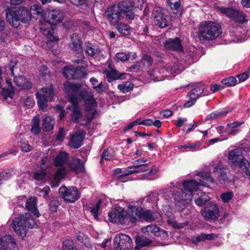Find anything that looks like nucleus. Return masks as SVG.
I'll return each mask as SVG.
<instances>
[{"instance_id": "nucleus-2", "label": "nucleus", "mask_w": 250, "mask_h": 250, "mask_svg": "<svg viewBox=\"0 0 250 250\" xmlns=\"http://www.w3.org/2000/svg\"><path fill=\"white\" fill-rule=\"evenodd\" d=\"M199 176L202 179L208 182H213V179L210 177V173L208 172H201ZM198 183L194 180L184 181L182 182V185L184 187L180 191H176V189L180 186L179 183L174 185L173 182L170 183L172 186V188H167L164 189L159 194H162V196L165 200H168L171 196L175 201L176 205L180 207L181 210L183 209L187 204L189 203L193 198V192L198 190L199 186H205V184L201 182Z\"/></svg>"}, {"instance_id": "nucleus-50", "label": "nucleus", "mask_w": 250, "mask_h": 250, "mask_svg": "<svg viewBox=\"0 0 250 250\" xmlns=\"http://www.w3.org/2000/svg\"><path fill=\"white\" fill-rule=\"evenodd\" d=\"M113 151L112 149H107L106 150L103 152L101 156V162H102L104 160H110L113 157Z\"/></svg>"}, {"instance_id": "nucleus-20", "label": "nucleus", "mask_w": 250, "mask_h": 250, "mask_svg": "<svg viewBox=\"0 0 250 250\" xmlns=\"http://www.w3.org/2000/svg\"><path fill=\"white\" fill-rule=\"evenodd\" d=\"M84 133L82 131H76L71 136L69 146L74 148H78L82 146V143L84 138Z\"/></svg>"}, {"instance_id": "nucleus-47", "label": "nucleus", "mask_w": 250, "mask_h": 250, "mask_svg": "<svg viewBox=\"0 0 250 250\" xmlns=\"http://www.w3.org/2000/svg\"><path fill=\"white\" fill-rule=\"evenodd\" d=\"M4 241L9 248L16 249L17 248V244L15 239L11 235H6L4 237Z\"/></svg>"}, {"instance_id": "nucleus-1", "label": "nucleus", "mask_w": 250, "mask_h": 250, "mask_svg": "<svg viewBox=\"0 0 250 250\" xmlns=\"http://www.w3.org/2000/svg\"><path fill=\"white\" fill-rule=\"evenodd\" d=\"M63 86L64 90L73 107L72 113L71 114V120L78 123L79 119L82 117L78 104L83 99L84 102V108L87 114L85 124L81 125H84L89 124L97 113L96 107L97 103L94 98L93 93L83 88L80 84L66 82L64 83Z\"/></svg>"}, {"instance_id": "nucleus-38", "label": "nucleus", "mask_w": 250, "mask_h": 250, "mask_svg": "<svg viewBox=\"0 0 250 250\" xmlns=\"http://www.w3.org/2000/svg\"><path fill=\"white\" fill-rule=\"evenodd\" d=\"M30 12L31 13V17L33 16L36 18L39 17H42V16L43 10L42 8L38 4H34L31 7Z\"/></svg>"}, {"instance_id": "nucleus-4", "label": "nucleus", "mask_w": 250, "mask_h": 250, "mask_svg": "<svg viewBox=\"0 0 250 250\" xmlns=\"http://www.w3.org/2000/svg\"><path fill=\"white\" fill-rule=\"evenodd\" d=\"M6 17L12 26L17 27V22L19 21L23 23L29 22L31 19V13L28 9L23 6L18 8H9L6 11Z\"/></svg>"}, {"instance_id": "nucleus-15", "label": "nucleus", "mask_w": 250, "mask_h": 250, "mask_svg": "<svg viewBox=\"0 0 250 250\" xmlns=\"http://www.w3.org/2000/svg\"><path fill=\"white\" fill-rule=\"evenodd\" d=\"M220 12L226 14L228 16L240 23L247 21L246 15L242 12L232 8H220Z\"/></svg>"}, {"instance_id": "nucleus-52", "label": "nucleus", "mask_w": 250, "mask_h": 250, "mask_svg": "<svg viewBox=\"0 0 250 250\" xmlns=\"http://www.w3.org/2000/svg\"><path fill=\"white\" fill-rule=\"evenodd\" d=\"M240 167L243 168L246 175L250 178V162L245 160L240 165Z\"/></svg>"}, {"instance_id": "nucleus-64", "label": "nucleus", "mask_w": 250, "mask_h": 250, "mask_svg": "<svg viewBox=\"0 0 250 250\" xmlns=\"http://www.w3.org/2000/svg\"><path fill=\"white\" fill-rule=\"evenodd\" d=\"M65 136V133L64 132L63 128L60 127L59 129L58 133L56 135V140L59 141H62L64 136Z\"/></svg>"}, {"instance_id": "nucleus-36", "label": "nucleus", "mask_w": 250, "mask_h": 250, "mask_svg": "<svg viewBox=\"0 0 250 250\" xmlns=\"http://www.w3.org/2000/svg\"><path fill=\"white\" fill-rule=\"evenodd\" d=\"M168 5L170 7L173 13L180 15L182 12V7L180 0H167Z\"/></svg>"}, {"instance_id": "nucleus-39", "label": "nucleus", "mask_w": 250, "mask_h": 250, "mask_svg": "<svg viewBox=\"0 0 250 250\" xmlns=\"http://www.w3.org/2000/svg\"><path fill=\"white\" fill-rule=\"evenodd\" d=\"M40 119L38 115L35 116L32 120V125L31 131L35 134H38L40 132Z\"/></svg>"}, {"instance_id": "nucleus-12", "label": "nucleus", "mask_w": 250, "mask_h": 250, "mask_svg": "<svg viewBox=\"0 0 250 250\" xmlns=\"http://www.w3.org/2000/svg\"><path fill=\"white\" fill-rule=\"evenodd\" d=\"M201 213L207 221H214L219 216V209L216 204L211 203L202 208Z\"/></svg>"}, {"instance_id": "nucleus-35", "label": "nucleus", "mask_w": 250, "mask_h": 250, "mask_svg": "<svg viewBox=\"0 0 250 250\" xmlns=\"http://www.w3.org/2000/svg\"><path fill=\"white\" fill-rule=\"evenodd\" d=\"M165 68L167 70L166 71L167 73H171L174 75L179 74L184 69V67L179 62H175L173 65L170 67L167 66Z\"/></svg>"}, {"instance_id": "nucleus-40", "label": "nucleus", "mask_w": 250, "mask_h": 250, "mask_svg": "<svg viewBox=\"0 0 250 250\" xmlns=\"http://www.w3.org/2000/svg\"><path fill=\"white\" fill-rule=\"evenodd\" d=\"M133 88V84L129 81L123 82L118 85V89L124 93L131 90Z\"/></svg>"}, {"instance_id": "nucleus-6", "label": "nucleus", "mask_w": 250, "mask_h": 250, "mask_svg": "<svg viewBox=\"0 0 250 250\" xmlns=\"http://www.w3.org/2000/svg\"><path fill=\"white\" fill-rule=\"evenodd\" d=\"M41 169L34 173V178L37 181L49 180L53 176L52 163L50 158L43 156L39 162Z\"/></svg>"}, {"instance_id": "nucleus-28", "label": "nucleus", "mask_w": 250, "mask_h": 250, "mask_svg": "<svg viewBox=\"0 0 250 250\" xmlns=\"http://www.w3.org/2000/svg\"><path fill=\"white\" fill-rule=\"evenodd\" d=\"M14 82L21 89H29L32 86L31 83L21 75L14 77Z\"/></svg>"}, {"instance_id": "nucleus-14", "label": "nucleus", "mask_w": 250, "mask_h": 250, "mask_svg": "<svg viewBox=\"0 0 250 250\" xmlns=\"http://www.w3.org/2000/svg\"><path fill=\"white\" fill-rule=\"evenodd\" d=\"M152 16L155 24L160 28H165L168 25V17L164 15L163 10L159 7L155 8L152 12Z\"/></svg>"}, {"instance_id": "nucleus-60", "label": "nucleus", "mask_w": 250, "mask_h": 250, "mask_svg": "<svg viewBox=\"0 0 250 250\" xmlns=\"http://www.w3.org/2000/svg\"><path fill=\"white\" fill-rule=\"evenodd\" d=\"M50 191V188L48 186H45L43 188H38L37 192H39L40 196H42L44 198H46L48 194Z\"/></svg>"}, {"instance_id": "nucleus-17", "label": "nucleus", "mask_w": 250, "mask_h": 250, "mask_svg": "<svg viewBox=\"0 0 250 250\" xmlns=\"http://www.w3.org/2000/svg\"><path fill=\"white\" fill-rule=\"evenodd\" d=\"M140 208L134 205L128 206L127 212H125L126 223L128 221L131 223H135L138 219H140Z\"/></svg>"}, {"instance_id": "nucleus-3", "label": "nucleus", "mask_w": 250, "mask_h": 250, "mask_svg": "<svg viewBox=\"0 0 250 250\" xmlns=\"http://www.w3.org/2000/svg\"><path fill=\"white\" fill-rule=\"evenodd\" d=\"M64 16V13L62 10L53 9L48 14L49 22H46L44 25L42 24L40 26L41 30L47 37L50 42H57L59 41V37L54 35L55 25L62 21Z\"/></svg>"}, {"instance_id": "nucleus-41", "label": "nucleus", "mask_w": 250, "mask_h": 250, "mask_svg": "<svg viewBox=\"0 0 250 250\" xmlns=\"http://www.w3.org/2000/svg\"><path fill=\"white\" fill-rule=\"evenodd\" d=\"M62 74L67 79H75L73 77V75L75 74V67L65 66L63 69Z\"/></svg>"}, {"instance_id": "nucleus-33", "label": "nucleus", "mask_w": 250, "mask_h": 250, "mask_svg": "<svg viewBox=\"0 0 250 250\" xmlns=\"http://www.w3.org/2000/svg\"><path fill=\"white\" fill-rule=\"evenodd\" d=\"M54 124L55 120L52 117L49 116H44L42 123L43 130L45 131L52 130Z\"/></svg>"}, {"instance_id": "nucleus-9", "label": "nucleus", "mask_w": 250, "mask_h": 250, "mask_svg": "<svg viewBox=\"0 0 250 250\" xmlns=\"http://www.w3.org/2000/svg\"><path fill=\"white\" fill-rule=\"evenodd\" d=\"M59 193L66 202L70 203L75 202L81 197V193L76 187L62 186L59 188Z\"/></svg>"}, {"instance_id": "nucleus-34", "label": "nucleus", "mask_w": 250, "mask_h": 250, "mask_svg": "<svg viewBox=\"0 0 250 250\" xmlns=\"http://www.w3.org/2000/svg\"><path fill=\"white\" fill-rule=\"evenodd\" d=\"M68 160V154L65 152H60L53 161L55 166H62Z\"/></svg>"}, {"instance_id": "nucleus-27", "label": "nucleus", "mask_w": 250, "mask_h": 250, "mask_svg": "<svg viewBox=\"0 0 250 250\" xmlns=\"http://www.w3.org/2000/svg\"><path fill=\"white\" fill-rule=\"evenodd\" d=\"M218 237V235L215 233H201L197 236H192L191 239V241L192 243L194 244H197L199 242L204 241L205 240H211Z\"/></svg>"}, {"instance_id": "nucleus-11", "label": "nucleus", "mask_w": 250, "mask_h": 250, "mask_svg": "<svg viewBox=\"0 0 250 250\" xmlns=\"http://www.w3.org/2000/svg\"><path fill=\"white\" fill-rule=\"evenodd\" d=\"M121 20H132L135 15L133 12L131 3L127 1L120 2L117 5Z\"/></svg>"}, {"instance_id": "nucleus-55", "label": "nucleus", "mask_w": 250, "mask_h": 250, "mask_svg": "<svg viewBox=\"0 0 250 250\" xmlns=\"http://www.w3.org/2000/svg\"><path fill=\"white\" fill-rule=\"evenodd\" d=\"M143 164H140L139 165H133L132 167H127L125 171V175H130L133 173H137V169L139 168L141 165Z\"/></svg>"}, {"instance_id": "nucleus-57", "label": "nucleus", "mask_w": 250, "mask_h": 250, "mask_svg": "<svg viewBox=\"0 0 250 250\" xmlns=\"http://www.w3.org/2000/svg\"><path fill=\"white\" fill-rule=\"evenodd\" d=\"M233 193L231 191H228L221 194V198L225 203L229 202L233 197Z\"/></svg>"}, {"instance_id": "nucleus-13", "label": "nucleus", "mask_w": 250, "mask_h": 250, "mask_svg": "<svg viewBox=\"0 0 250 250\" xmlns=\"http://www.w3.org/2000/svg\"><path fill=\"white\" fill-rule=\"evenodd\" d=\"M109 220L115 223L125 224L126 223L125 211L121 207L113 209L108 213Z\"/></svg>"}, {"instance_id": "nucleus-37", "label": "nucleus", "mask_w": 250, "mask_h": 250, "mask_svg": "<svg viewBox=\"0 0 250 250\" xmlns=\"http://www.w3.org/2000/svg\"><path fill=\"white\" fill-rule=\"evenodd\" d=\"M136 247L135 250L147 247L152 243V241L146 237L138 236L135 240Z\"/></svg>"}, {"instance_id": "nucleus-16", "label": "nucleus", "mask_w": 250, "mask_h": 250, "mask_svg": "<svg viewBox=\"0 0 250 250\" xmlns=\"http://www.w3.org/2000/svg\"><path fill=\"white\" fill-rule=\"evenodd\" d=\"M105 17L110 24L113 25H115L122 20L116 5H111L107 8L105 12Z\"/></svg>"}, {"instance_id": "nucleus-26", "label": "nucleus", "mask_w": 250, "mask_h": 250, "mask_svg": "<svg viewBox=\"0 0 250 250\" xmlns=\"http://www.w3.org/2000/svg\"><path fill=\"white\" fill-rule=\"evenodd\" d=\"M85 53L92 57L98 56L101 53V49L90 42H86L84 44Z\"/></svg>"}, {"instance_id": "nucleus-10", "label": "nucleus", "mask_w": 250, "mask_h": 250, "mask_svg": "<svg viewBox=\"0 0 250 250\" xmlns=\"http://www.w3.org/2000/svg\"><path fill=\"white\" fill-rule=\"evenodd\" d=\"M114 247L115 250H130L133 248V243L128 235L121 233L115 236Z\"/></svg>"}, {"instance_id": "nucleus-21", "label": "nucleus", "mask_w": 250, "mask_h": 250, "mask_svg": "<svg viewBox=\"0 0 250 250\" xmlns=\"http://www.w3.org/2000/svg\"><path fill=\"white\" fill-rule=\"evenodd\" d=\"M159 215L157 212H152L150 210H144L140 208V219L150 222L154 221Z\"/></svg>"}, {"instance_id": "nucleus-46", "label": "nucleus", "mask_w": 250, "mask_h": 250, "mask_svg": "<svg viewBox=\"0 0 250 250\" xmlns=\"http://www.w3.org/2000/svg\"><path fill=\"white\" fill-rule=\"evenodd\" d=\"M140 62L143 67L147 68L151 65L153 60L150 56L145 55L143 57Z\"/></svg>"}, {"instance_id": "nucleus-58", "label": "nucleus", "mask_w": 250, "mask_h": 250, "mask_svg": "<svg viewBox=\"0 0 250 250\" xmlns=\"http://www.w3.org/2000/svg\"><path fill=\"white\" fill-rule=\"evenodd\" d=\"M20 147L22 151L27 152L31 151L33 147L28 143L25 141H21L20 143Z\"/></svg>"}, {"instance_id": "nucleus-5", "label": "nucleus", "mask_w": 250, "mask_h": 250, "mask_svg": "<svg viewBox=\"0 0 250 250\" xmlns=\"http://www.w3.org/2000/svg\"><path fill=\"white\" fill-rule=\"evenodd\" d=\"M35 220L30 214H21L13 221L12 228L15 231L21 235L24 236L27 229H31L36 226Z\"/></svg>"}, {"instance_id": "nucleus-61", "label": "nucleus", "mask_w": 250, "mask_h": 250, "mask_svg": "<svg viewBox=\"0 0 250 250\" xmlns=\"http://www.w3.org/2000/svg\"><path fill=\"white\" fill-rule=\"evenodd\" d=\"M144 1V0H131V1L129 2L131 3L132 8L135 7L142 9L143 8Z\"/></svg>"}, {"instance_id": "nucleus-48", "label": "nucleus", "mask_w": 250, "mask_h": 250, "mask_svg": "<svg viewBox=\"0 0 250 250\" xmlns=\"http://www.w3.org/2000/svg\"><path fill=\"white\" fill-rule=\"evenodd\" d=\"M86 74V70L83 66L80 68H75V74H74L73 77L75 79H79L84 76Z\"/></svg>"}, {"instance_id": "nucleus-43", "label": "nucleus", "mask_w": 250, "mask_h": 250, "mask_svg": "<svg viewBox=\"0 0 250 250\" xmlns=\"http://www.w3.org/2000/svg\"><path fill=\"white\" fill-rule=\"evenodd\" d=\"M14 174V168L8 169L6 171L0 172V186L1 185L2 180H6L11 178Z\"/></svg>"}, {"instance_id": "nucleus-32", "label": "nucleus", "mask_w": 250, "mask_h": 250, "mask_svg": "<svg viewBox=\"0 0 250 250\" xmlns=\"http://www.w3.org/2000/svg\"><path fill=\"white\" fill-rule=\"evenodd\" d=\"M116 29L122 36H128L130 35L133 30L131 27L126 23L124 22H118L115 25Z\"/></svg>"}, {"instance_id": "nucleus-22", "label": "nucleus", "mask_w": 250, "mask_h": 250, "mask_svg": "<svg viewBox=\"0 0 250 250\" xmlns=\"http://www.w3.org/2000/svg\"><path fill=\"white\" fill-rule=\"evenodd\" d=\"M70 169L76 172H81L84 171V162L77 158H73L68 163Z\"/></svg>"}, {"instance_id": "nucleus-18", "label": "nucleus", "mask_w": 250, "mask_h": 250, "mask_svg": "<svg viewBox=\"0 0 250 250\" xmlns=\"http://www.w3.org/2000/svg\"><path fill=\"white\" fill-rule=\"evenodd\" d=\"M166 49L176 52H183V47L181 44V40L178 37L169 38L164 43Z\"/></svg>"}, {"instance_id": "nucleus-8", "label": "nucleus", "mask_w": 250, "mask_h": 250, "mask_svg": "<svg viewBox=\"0 0 250 250\" xmlns=\"http://www.w3.org/2000/svg\"><path fill=\"white\" fill-rule=\"evenodd\" d=\"M54 93L52 85L47 87H43L39 92H36V96L37 99L38 106L42 111L46 110L49 101H51L54 97Z\"/></svg>"}, {"instance_id": "nucleus-19", "label": "nucleus", "mask_w": 250, "mask_h": 250, "mask_svg": "<svg viewBox=\"0 0 250 250\" xmlns=\"http://www.w3.org/2000/svg\"><path fill=\"white\" fill-rule=\"evenodd\" d=\"M104 73L109 83H111L114 80H124L125 79V76L126 75V73H120L117 70L111 67H109L105 70Z\"/></svg>"}, {"instance_id": "nucleus-23", "label": "nucleus", "mask_w": 250, "mask_h": 250, "mask_svg": "<svg viewBox=\"0 0 250 250\" xmlns=\"http://www.w3.org/2000/svg\"><path fill=\"white\" fill-rule=\"evenodd\" d=\"M71 43L70 44V47L77 53L82 51V42L81 37L76 33H73L71 36Z\"/></svg>"}, {"instance_id": "nucleus-7", "label": "nucleus", "mask_w": 250, "mask_h": 250, "mask_svg": "<svg viewBox=\"0 0 250 250\" xmlns=\"http://www.w3.org/2000/svg\"><path fill=\"white\" fill-rule=\"evenodd\" d=\"M199 35L207 40H212L219 36L217 24L212 21L201 23L199 28Z\"/></svg>"}, {"instance_id": "nucleus-42", "label": "nucleus", "mask_w": 250, "mask_h": 250, "mask_svg": "<svg viewBox=\"0 0 250 250\" xmlns=\"http://www.w3.org/2000/svg\"><path fill=\"white\" fill-rule=\"evenodd\" d=\"M203 90L200 86H197L191 90L188 96L190 99L196 100L203 93Z\"/></svg>"}, {"instance_id": "nucleus-30", "label": "nucleus", "mask_w": 250, "mask_h": 250, "mask_svg": "<svg viewBox=\"0 0 250 250\" xmlns=\"http://www.w3.org/2000/svg\"><path fill=\"white\" fill-rule=\"evenodd\" d=\"M166 215L167 216V224L168 225H171L174 229H182L189 225V222L188 221L181 223H177L175 220V216L171 213L167 212Z\"/></svg>"}, {"instance_id": "nucleus-44", "label": "nucleus", "mask_w": 250, "mask_h": 250, "mask_svg": "<svg viewBox=\"0 0 250 250\" xmlns=\"http://www.w3.org/2000/svg\"><path fill=\"white\" fill-rule=\"evenodd\" d=\"M209 199L210 197L206 193H203L200 196L195 200V203L197 206H202Z\"/></svg>"}, {"instance_id": "nucleus-49", "label": "nucleus", "mask_w": 250, "mask_h": 250, "mask_svg": "<svg viewBox=\"0 0 250 250\" xmlns=\"http://www.w3.org/2000/svg\"><path fill=\"white\" fill-rule=\"evenodd\" d=\"M222 83L227 86L235 85L237 83L236 79L234 77H229L221 81Z\"/></svg>"}, {"instance_id": "nucleus-59", "label": "nucleus", "mask_w": 250, "mask_h": 250, "mask_svg": "<svg viewBox=\"0 0 250 250\" xmlns=\"http://www.w3.org/2000/svg\"><path fill=\"white\" fill-rule=\"evenodd\" d=\"M23 103L26 107L29 108L33 107L35 104V102L32 97L28 96L23 100Z\"/></svg>"}, {"instance_id": "nucleus-24", "label": "nucleus", "mask_w": 250, "mask_h": 250, "mask_svg": "<svg viewBox=\"0 0 250 250\" xmlns=\"http://www.w3.org/2000/svg\"><path fill=\"white\" fill-rule=\"evenodd\" d=\"M165 68H155L150 72V75L152 80L155 82L163 81L167 76Z\"/></svg>"}, {"instance_id": "nucleus-45", "label": "nucleus", "mask_w": 250, "mask_h": 250, "mask_svg": "<svg viewBox=\"0 0 250 250\" xmlns=\"http://www.w3.org/2000/svg\"><path fill=\"white\" fill-rule=\"evenodd\" d=\"M240 125V124L238 123H233L231 124H228L226 128L227 132L229 134H235L238 131V130L236 128Z\"/></svg>"}, {"instance_id": "nucleus-63", "label": "nucleus", "mask_w": 250, "mask_h": 250, "mask_svg": "<svg viewBox=\"0 0 250 250\" xmlns=\"http://www.w3.org/2000/svg\"><path fill=\"white\" fill-rule=\"evenodd\" d=\"M101 204V201H99L98 203H97L94 207H93L91 210V212L92 215L94 216V218L96 219L98 216V211L100 208V206Z\"/></svg>"}, {"instance_id": "nucleus-29", "label": "nucleus", "mask_w": 250, "mask_h": 250, "mask_svg": "<svg viewBox=\"0 0 250 250\" xmlns=\"http://www.w3.org/2000/svg\"><path fill=\"white\" fill-rule=\"evenodd\" d=\"M37 198L35 197H32L26 200V209L31 211L37 217H39L40 215L38 210L37 208Z\"/></svg>"}, {"instance_id": "nucleus-54", "label": "nucleus", "mask_w": 250, "mask_h": 250, "mask_svg": "<svg viewBox=\"0 0 250 250\" xmlns=\"http://www.w3.org/2000/svg\"><path fill=\"white\" fill-rule=\"evenodd\" d=\"M144 229L148 233H155L160 230V229L156 225L151 224L146 226Z\"/></svg>"}, {"instance_id": "nucleus-51", "label": "nucleus", "mask_w": 250, "mask_h": 250, "mask_svg": "<svg viewBox=\"0 0 250 250\" xmlns=\"http://www.w3.org/2000/svg\"><path fill=\"white\" fill-rule=\"evenodd\" d=\"M73 241L72 239L67 238L64 240L62 242V249L63 250H74L73 247Z\"/></svg>"}, {"instance_id": "nucleus-25", "label": "nucleus", "mask_w": 250, "mask_h": 250, "mask_svg": "<svg viewBox=\"0 0 250 250\" xmlns=\"http://www.w3.org/2000/svg\"><path fill=\"white\" fill-rule=\"evenodd\" d=\"M229 159L233 164H237L239 167L241 163L245 160L242 154V151L238 149L231 151L229 155Z\"/></svg>"}, {"instance_id": "nucleus-62", "label": "nucleus", "mask_w": 250, "mask_h": 250, "mask_svg": "<svg viewBox=\"0 0 250 250\" xmlns=\"http://www.w3.org/2000/svg\"><path fill=\"white\" fill-rule=\"evenodd\" d=\"M220 182L223 181L224 183L228 182V179L227 176V169L224 168H220Z\"/></svg>"}, {"instance_id": "nucleus-56", "label": "nucleus", "mask_w": 250, "mask_h": 250, "mask_svg": "<svg viewBox=\"0 0 250 250\" xmlns=\"http://www.w3.org/2000/svg\"><path fill=\"white\" fill-rule=\"evenodd\" d=\"M199 146V143H187L184 145H180L178 146V148L180 149L185 148L186 150H190L191 149L195 147L196 146Z\"/></svg>"}, {"instance_id": "nucleus-53", "label": "nucleus", "mask_w": 250, "mask_h": 250, "mask_svg": "<svg viewBox=\"0 0 250 250\" xmlns=\"http://www.w3.org/2000/svg\"><path fill=\"white\" fill-rule=\"evenodd\" d=\"M129 55L126 52H119L116 55V60L118 62H124L129 59Z\"/></svg>"}, {"instance_id": "nucleus-31", "label": "nucleus", "mask_w": 250, "mask_h": 250, "mask_svg": "<svg viewBox=\"0 0 250 250\" xmlns=\"http://www.w3.org/2000/svg\"><path fill=\"white\" fill-rule=\"evenodd\" d=\"M66 173V169L64 167L59 168L56 172L51 182L52 187H57L61 183V180Z\"/></svg>"}]
</instances>
